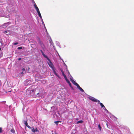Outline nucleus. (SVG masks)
I'll return each mask as SVG.
<instances>
[{
	"label": "nucleus",
	"instance_id": "obj_1",
	"mask_svg": "<svg viewBox=\"0 0 134 134\" xmlns=\"http://www.w3.org/2000/svg\"><path fill=\"white\" fill-rule=\"evenodd\" d=\"M33 87H30L27 89L26 91V94L27 95H30L36 97L39 94L40 91L39 89L32 88Z\"/></svg>",
	"mask_w": 134,
	"mask_h": 134
},
{
	"label": "nucleus",
	"instance_id": "obj_2",
	"mask_svg": "<svg viewBox=\"0 0 134 134\" xmlns=\"http://www.w3.org/2000/svg\"><path fill=\"white\" fill-rule=\"evenodd\" d=\"M48 61L49 62L48 63V64L49 65V66L51 68H53L54 67V66L52 63L51 62L50 59L49 58L47 57V58H46Z\"/></svg>",
	"mask_w": 134,
	"mask_h": 134
},
{
	"label": "nucleus",
	"instance_id": "obj_3",
	"mask_svg": "<svg viewBox=\"0 0 134 134\" xmlns=\"http://www.w3.org/2000/svg\"><path fill=\"white\" fill-rule=\"evenodd\" d=\"M29 129H31V130L34 133L35 132H39V131L37 128H36L35 129L34 127H31V128Z\"/></svg>",
	"mask_w": 134,
	"mask_h": 134
},
{
	"label": "nucleus",
	"instance_id": "obj_4",
	"mask_svg": "<svg viewBox=\"0 0 134 134\" xmlns=\"http://www.w3.org/2000/svg\"><path fill=\"white\" fill-rule=\"evenodd\" d=\"M88 98L90 100H92L93 102H95L96 101V99H95V98L94 97L90 96H89L88 97Z\"/></svg>",
	"mask_w": 134,
	"mask_h": 134
},
{
	"label": "nucleus",
	"instance_id": "obj_5",
	"mask_svg": "<svg viewBox=\"0 0 134 134\" xmlns=\"http://www.w3.org/2000/svg\"><path fill=\"white\" fill-rule=\"evenodd\" d=\"M70 81L72 82V83L75 85L77 86L79 85L76 82L73 80L71 79H70Z\"/></svg>",
	"mask_w": 134,
	"mask_h": 134
},
{
	"label": "nucleus",
	"instance_id": "obj_6",
	"mask_svg": "<svg viewBox=\"0 0 134 134\" xmlns=\"http://www.w3.org/2000/svg\"><path fill=\"white\" fill-rule=\"evenodd\" d=\"M77 88H78L81 92H84L83 90L81 88V87L80 86L78 85L77 86Z\"/></svg>",
	"mask_w": 134,
	"mask_h": 134
},
{
	"label": "nucleus",
	"instance_id": "obj_7",
	"mask_svg": "<svg viewBox=\"0 0 134 134\" xmlns=\"http://www.w3.org/2000/svg\"><path fill=\"white\" fill-rule=\"evenodd\" d=\"M24 124L28 128L30 129L31 128V127L29 126L27 122L26 121H25Z\"/></svg>",
	"mask_w": 134,
	"mask_h": 134
},
{
	"label": "nucleus",
	"instance_id": "obj_8",
	"mask_svg": "<svg viewBox=\"0 0 134 134\" xmlns=\"http://www.w3.org/2000/svg\"><path fill=\"white\" fill-rule=\"evenodd\" d=\"M99 104H100L102 108H103V109H105V107L104 106V105L102 103H99Z\"/></svg>",
	"mask_w": 134,
	"mask_h": 134
},
{
	"label": "nucleus",
	"instance_id": "obj_9",
	"mask_svg": "<svg viewBox=\"0 0 134 134\" xmlns=\"http://www.w3.org/2000/svg\"><path fill=\"white\" fill-rule=\"evenodd\" d=\"M40 51L41 52L42 55L44 57H45V58H47V57H48L44 54V53L43 52V51L42 50H41Z\"/></svg>",
	"mask_w": 134,
	"mask_h": 134
},
{
	"label": "nucleus",
	"instance_id": "obj_10",
	"mask_svg": "<svg viewBox=\"0 0 134 134\" xmlns=\"http://www.w3.org/2000/svg\"><path fill=\"white\" fill-rule=\"evenodd\" d=\"M53 72L54 73V74H55V75H57L58 77H59V76L57 75V73L56 72L55 70L54 69H53Z\"/></svg>",
	"mask_w": 134,
	"mask_h": 134
},
{
	"label": "nucleus",
	"instance_id": "obj_11",
	"mask_svg": "<svg viewBox=\"0 0 134 134\" xmlns=\"http://www.w3.org/2000/svg\"><path fill=\"white\" fill-rule=\"evenodd\" d=\"M83 121L82 120H80V121H78L77 122V124H79V123H83Z\"/></svg>",
	"mask_w": 134,
	"mask_h": 134
},
{
	"label": "nucleus",
	"instance_id": "obj_12",
	"mask_svg": "<svg viewBox=\"0 0 134 134\" xmlns=\"http://www.w3.org/2000/svg\"><path fill=\"white\" fill-rule=\"evenodd\" d=\"M67 82L68 83L70 87L71 88H72V86H71V83H70V82L69 81H68Z\"/></svg>",
	"mask_w": 134,
	"mask_h": 134
},
{
	"label": "nucleus",
	"instance_id": "obj_13",
	"mask_svg": "<svg viewBox=\"0 0 134 134\" xmlns=\"http://www.w3.org/2000/svg\"><path fill=\"white\" fill-rule=\"evenodd\" d=\"M10 131L11 132H12V133H15V131L14 129H12Z\"/></svg>",
	"mask_w": 134,
	"mask_h": 134
},
{
	"label": "nucleus",
	"instance_id": "obj_14",
	"mask_svg": "<svg viewBox=\"0 0 134 134\" xmlns=\"http://www.w3.org/2000/svg\"><path fill=\"white\" fill-rule=\"evenodd\" d=\"M35 9L36 10L37 12V13H38L40 12L39 9L38 7L37 8H36Z\"/></svg>",
	"mask_w": 134,
	"mask_h": 134
},
{
	"label": "nucleus",
	"instance_id": "obj_15",
	"mask_svg": "<svg viewBox=\"0 0 134 134\" xmlns=\"http://www.w3.org/2000/svg\"><path fill=\"white\" fill-rule=\"evenodd\" d=\"M98 127L99 129V130L100 131H101L102 128H101V127L100 126L99 124L98 125Z\"/></svg>",
	"mask_w": 134,
	"mask_h": 134
},
{
	"label": "nucleus",
	"instance_id": "obj_16",
	"mask_svg": "<svg viewBox=\"0 0 134 134\" xmlns=\"http://www.w3.org/2000/svg\"><path fill=\"white\" fill-rule=\"evenodd\" d=\"M38 15L39 16V17H40V18H42V16H41V14L40 13V12H39L38 13Z\"/></svg>",
	"mask_w": 134,
	"mask_h": 134
},
{
	"label": "nucleus",
	"instance_id": "obj_17",
	"mask_svg": "<svg viewBox=\"0 0 134 134\" xmlns=\"http://www.w3.org/2000/svg\"><path fill=\"white\" fill-rule=\"evenodd\" d=\"M61 72L62 75L63 76H65V75L64 74V72L63 70H61Z\"/></svg>",
	"mask_w": 134,
	"mask_h": 134
},
{
	"label": "nucleus",
	"instance_id": "obj_18",
	"mask_svg": "<svg viewBox=\"0 0 134 134\" xmlns=\"http://www.w3.org/2000/svg\"><path fill=\"white\" fill-rule=\"evenodd\" d=\"M60 122V121H55V122H54V123H55L56 125H58V122Z\"/></svg>",
	"mask_w": 134,
	"mask_h": 134
},
{
	"label": "nucleus",
	"instance_id": "obj_19",
	"mask_svg": "<svg viewBox=\"0 0 134 134\" xmlns=\"http://www.w3.org/2000/svg\"><path fill=\"white\" fill-rule=\"evenodd\" d=\"M34 6L35 8H37L38 7H37V5H36V4L34 2Z\"/></svg>",
	"mask_w": 134,
	"mask_h": 134
},
{
	"label": "nucleus",
	"instance_id": "obj_20",
	"mask_svg": "<svg viewBox=\"0 0 134 134\" xmlns=\"http://www.w3.org/2000/svg\"><path fill=\"white\" fill-rule=\"evenodd\" d=\"M96 101L95 102H98V104H99V103H100V101L99 100H98L96 99Z\"/></svg>",
	"mask_w": 134,
	"mask_h": 134
},
{
	"label": "nucleus",
	"instance_id": "obj_21",
	"mask_svg": "<svg viewBox=\"0 0 134 134\" xmlns=\"http://www.w3.org/2000/svg\"><path fill=\"white\" fill-rule=\"evenodd\" d=\"M2 128L0 127V133H2Z\"/></svg>",
	"mask_w": 134,
	"mask_h": 134
},
{
	"label": "nucleus",
	"instance_id": "obj_22",
	"mask_svg": "<svg viewBox=\"0 0 134 134\" xmlns=\"http://www.w3.org/2000/svg\"><path fill=\"white\" fill-rule=\"evenodd\" d=\"M22 49V47H18V49Z\"/></svg>",
	"mask_w": 134,
	"mask_h": 134
},
{
	"label": "nucleus",
	"instance_id": "obj_23",
	"mask_svg": "<svg viewBox=\"0 0 134 134\" xmlns=\"http://www.w3.org/2000/svg\"><path fill=\"white\" fill-rule=\"evenodd\" d=\"M18 44V42H15V43L14 44V45H17Z\"/></svg>",
	"mask_w": 134,
	"mask_h": 134
},
{
	"label": "nucleus",
	"instance_id": "obj_24",
	"mask_svg": "<svg viewBox=\"0 0 134 134\" xmlns=\"http://www.w3.org/2000/svg\"><path fill=\"white\" fill-rule=\"evenodd\" d=\"M64 79H66V78H67V77L65 75V76H64Z\"/></svg>",
	"mask_w": 134,
	"mask_h": 134
},
{
	"label": "nucleus",
	"instance_id": "obj_25",
	"mask_svg": "<svg viewBox=\"0 0 134 134\" xmlns=\"http://www.w3.org/2000/svg\"><path fill=\"white\" fill-rule=\"evenodd\" d=\"M66 80V81L67 82L68 81H69V80H68V79L67 78H66V79H65Z\"/></svg>",
	"mask_w": 134,
	"mask_h": 134
},
{
	"label": "nucleus",
	"instance_id": "obj_26",
	"mask_svg": "<svg viewBox=\"0 0 134 134\" xmlns=\"http://www.w3.org/2000/svg\"><path fill=\"white\" fill-rule=\"evenodd\" d=\"M104 110L105 111H107V112H108V111L106 109V108H105V109H104Z\"/></svg>",
	"mask_w": 134,
	"mask_h": 134
},
{
	"label": "nucleus",
	"instance_id": "obj_27",
	"mask_svg": "<svg viewBox=\"0 0 134 134\" xmlns=\"http://www.w3.org/2000/svg\"><path fill=\"white\" fill-rule=\"evenodd\" d=\"M22 70L24 71L25 70V69L24 68H23L22 69Z\"/></svg>",
	"mask_w": 134,
	"mask_h": 134
},
{
	"label": "nucleus",
	"instance_id": "obj_28",
	"mask_svg": "<svg viewBox=\"0 0 134 134\" xmlns=\"http://www.w3.org/2000/svg\"><path fill=\"white\" fill-rule=\"evenodd\" d=\"M7 31H5L4 32L5 33H7Z\"/></svg>",
	"mask_w": 134,
	"mask_h": 134
},
{
	"label": "nucleus",
	"instance_id": "obj_29",
	"mask_svg": "<svg viewBox=\"0 0 134 134\" xmlns=\"http://www.w3.org/2000/svg\"><path fill=\"white\" fill-rule=\"evenodd\" d=\"M24 74V73H23V72H21V74Z\"/></svg>",
	"mask_w": 134,
	"mask_h": 134
},
{
	"label": "nucleus",
	"instance_id": "obj_30",
	"mask_svg": "<svg viewBox=\"0 0 134 134\" xmlns=\"http://www.w3.org/2000/svg\"><path fill=\"white\" fill-rule=\"evenodd\" d=\"M7 23H5V24H4V26H5V25H6L7 24Z\"/></svg>",
	"mask_w": 134,
	"mask_h": 134
},
{
	"label": "nucleus",
	"instance_id": "obj_31",
	"mask_svg": "<svg viewBox=\"0 0 134 134\" xmlns=\"http://www.w3.org/2000/svg\"><path fill=\"white\" fill-rule=\"evenodd\" d=\"M21 59V58H19V60H20Z\"/></svg>",
	"mask_w": 134,
	"mask_h": 134
},
{
	"label": "nucleus",
	"instance_id": "obj_32",
	"mask_svg": "<svg viewBox=\"0 0 134 134\" xmlns=\"http://www.w3.org/2000/svg\"><path fill=\"white\" fill-rule=\"evenodd\" d=\"M28 69H30V68L29 67L28 68Z\"/></svg>",
	"mask_w": 134,
	"mask_h": 134
},
{
	"label": "nucleus",
	"instance_id": "obj_33",
	"mask_svg": "<svg viewBox=\"0 0 134 134\" xmlns=\"http://www.w3.org/2000/svg\"><path fill=\"white\" fill-rule=\"evenodd\" d=\"M1 48H0V51L1 50Z\"/></svg>",
	"mask_w": 134,
	"mask_h": 134
},
{
	"label": "nucleus",
	"instance_id": "obj_34",
	"mask_svg": "<svg viewBox=\"0 0 134 134\" xmlns=\"http://www.w3.org/2000/svg\"><path fill=\"white\" fill-rule=\"evenodd\" d=\"M52 134H53V133H52Z\"/></svg>",
	"mask_w": 134,
	"mask_h": 134
}]
</instances>
